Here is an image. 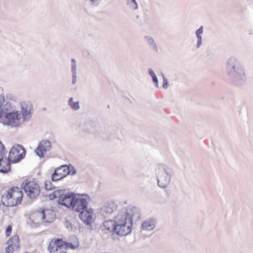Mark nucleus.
Masks as SVG:
<instances>
[{
	"label": "nucleus",
	"mask_w": 253,
	"mask_h": 253,
	"mask_svg": "<svg viewBox=\"0 0 253 253\" xmlns=\"http://www.w3.org/2000/svg\"><path fill=\"white\" fill-rule=\"evenodd\" d=\"M11 231H12L11 226L10 225L6 227V231H5V234L7 237L9 236L10 235V234L11 233Z\"/></svg>",
	"instance_id": "473e14b6"
},
{
	"label": "nucleus",
	"mask_w": 253,
	"mask_h": 253,
	"mask_svg": "<svg viewBox=\"0 0 253 253\" xmlns=\"http://www.w3.org/2000/svg\"><path fill=\"white\" fill-rule=\"evenodd\" d=\"M136 18H139V16H138V15H137V16H136Z\"/></svg>",
	"instance_id": "ea45409f"
},
{
	"label": "nucleus",
	"mask_w": 253,
	"mask_h": 253,
	"mask_svg": "<svg viewBox=\"0 0 253 253\" xmlns=\"http://www.w3.org/2000/svg\"><path fill=\"white\" fill-rule=\"evenodd\" d=\"M54 193L55 194L56 198H58V201L61 199V197L63 196L62 195H64L66 192L64 190H57L54 191Z\"/></svg>",
	"instance_id": "c756f323"
},
{
	"label": "nucleus",
	"mask_w": 253,
	"mask_h": 253,
	"mask_svg": "<svg viewBox=\"0 0 253 253\" xmlns=\"http://www.w3.org/2000/svg\"><path fill=\"white\" fill-rule=\"evenodd\" d=\"M67 165H62L54 170L51 175V180L53 182L59 180L67 176L66 170Z\"/></svg>",
	"instance_id": "dca6fc26"
},
{
	"label": "nucleus",
	"mask_w": 253,
	"mask_h": 253,
	"mask_svg": "<svg viewBox=\"0 0 253 253\" xmlns=\"http://www.w3.org/2000/svg\"><path fill=\"white\" fill-rule=\"evenodd\" d=\"M101 0H89V1L91 2V4L97 6L99 4V1Z\"/></svg>",
	"instance_id": "c9c22d12"
},
{
	"label": "nucleus",
	"mask_w": 253,
	"mask_h": 253,
	"mask_svg": "<svg viewBox=\"0 0 253 253\" xmlns=\"http://www.w3.org/2000/svg\"><path fill=\"white\" fill-rule=\"evenodd\" d=\"M127 3L132 9L136 10L138 8L137 3L135 0H127Z\"/></svg>",
	"instance_id": "bb28decb"
},
{
	"label": "nucleus",
	"mask_w": 253,
	"mask_h": 253,
	"mask_svg": "<svg viewBox=\"0 0 253 253\" xmlns=\"http://www.w3.org/2000/svg\"><path fill=\"white\" fill-rule=\"evenodd\" d=\"M156 220L155 218H152L144 221L141 225V228L144 230H153L156 226Z\"/></svg>",
	"instance_id": "6ab92c4d"
},
{
	"label": "nucleus",
	"mask_w": 253,
	"mask_h": 253,
	"mask_svg": "<svg viewBox=\"0 0 253 253\" xmlns=\"http://www.w3.org/2000/svg\"><path fill=\"white\" fill-rule=\"evenodd\" d=\"M54 245L56 246V248L61 249L64 245V243L61 239H56L54 243Z\"/></svg>",
	"instance_id": "7c9ffc66"
},
{
	"label": "nucleus",
	"mask_w": 253,
	"mask_h": 253,
	"mask_svg": "<svg viewBox=\"0 0 253 253\" xmlns=\"http://www.w3.org/2000/svg\"><path fill=\"white\" fill-rule=\"evenodd\" d=\"M71 72L72 73V83L75 84L77 82V64L75 59L72 58L71 60Z\"/></svg>",
	"instance_id": "4be33fe9"
},
{
	"label": "nucleus",
	"mask_w": 253,
	"mask_h": 253,
	"mask_svg": "<svg viewBox=\"0 0 253 253\" xmlns=\"http://www.w3.org/2000/svg\"><path fill=\"white\" fill-rule=\"evenodd\" d=\"M117 206L116 203L111 200L104 202L100 210L101 215L105 219L111 217L116 211Z\"/></svg>",
	"instance_id": "9d476101"
},
{
	"label": "nucleus",
	"mask_w": 253,
	"mask_h": 253,
	"mask_svg": "<svg viewBox=\"0 0 253 253\" xmlns=\"http://www.w3.org/2000/svg\"><path fill=\"white\" fill-rule=\"evenodd\" d=\"M79 217L87 225L90 224L92 219V212L91 209L84 210L79 212Z\"/></svg>",
	"instance_id": "a211bd4d"
},
{
	"label": "nucleus",
	"mask_w": 253,
	"mask_h": 253,
	"mask_svg": "<svg viewBox=\"0 0 253 253\" xmlns=\"http://www.w3.org/2000/svg\"><path fill=\"white\" fill-rule=\"evenodd\" d=\"M4 157V152L0 151V160L3 159Z\"/></svg>",
	"instance_id": "58836bf2"
},
{
	"label": "nucleus",
	"mask_w": 253,
	"mask_h": 253,
	"mask_svg": "<svg viewBox=\"0 0 253 253\" xmlns=\"http://www.w3.org/2000/svg\"><path fill=\"white\" fill-rule=\"evenodd\" d=\"M76 169L75 168L72 166H67V169L66 170L67 175L69 174L74 175L76 173Z\"/></svg>",
	"instance_id": "cd10ccee"
},
{
	"label": "nucleus",
	"mask_w": 253,
	"mask_h": 253,
	"mask_svg": "<svg viewBox=\"0 0 253 253\" xmlns=\"http://www.w3.org/2000/svg\"><path fill=\"white\" fill-rule=\"evenodd\" d=\"M23 193L17 187H13L8 190L7 193L1 197L2 204L6 207H13L21 203Z\"/></svg>",
	"instance_id": "20e7f679"
},
{
	"label": "nucleus",
	"mask_w": 253,
	"mask_h": 253,
	"mask_svg": "<svg viewBox=\"0 0 253 253\" xmlns=\"http://www.w3.org/2000/svg\"><path fill=\"white\" fill-rule=\"evenodd\" d=\"M40 216L42 217L43 222L51 223L55 218L54 211L50 209H44L40 213Z\"/></svg>",
	"instance_id": "f3484780"
},
{
	"label": "nucleus",
	"mask_w": 253,
	"mask_h": 253,
	"mask_svg": "<svg viewBox=\"0 0 253 253\" xmlns=\"http://www.w3.org/2000/svg\"><path fill=\"white\" fill-rule=\"evenodd\" d=\"M11 103L7 101L3 100L2 102L0 103V117L4 115L5 113L12 112L11 111Z\"/></svg>",
	"instance_id": "412c9836"
},
{
	"label": "nucleus",
	"mask_w": 253,
	"mask_h": 253,
	"mask_svg": "<svg viewBox=\"0 0 253 253\" xmlns=\"http://www.w3.org/2000/svg\"><path fill=\"white\" fill-rule=\"evenodd\" d=\"M203 31H204L203 26H200V27L196 31L195 34H196V37L197 38L196 47L197 48H199L202 44V35L203 33Z\"/></svg>",
	"instance_id": "b1692460"
},
{
	"label": "nucleus",
	"mask_w": 253,
	"mask_h": 253,
	"mask_svg": "<svg viewBox=\"0 0 253 253\" xmlns=\"http://www.w3.org/2000/svg\"><path fill=\"white\" fill-rule=\"evenodd\" d=\"M8 246L5 248L6 253H13L20 248L19 239L17 235H15L7 241Z\"/></svg>",
	"instance_id": "4468645a"
},
{
	"label": "nucleus",
	"mask_w": 253,
	"mask_h": 253,
	"mask_svg": "<svg viewBox=\"0 0 253 253\" xmlns=\"http://www.w3.org/2000/svg\"><path fill=\"white\" fill-rule=\"evenodd\" d=\"M65 225L68 229H69L71 227V224L68 222L67 221L65 223Z\"/></svg>",
	"instance_id": "e433bc0d"
},
{
	"label": "nucleus",
	"mask_w": 253,
	"mask_h": 253,
	"mask_svg": "<svg viewBox=\"0 0 253 253\" xmlns=\"http://www.w3.org/2000/svg\"><path fill=\"white\" fill-rule=\"evenodd\" d=\"M51 149V143L47 139H43L40 141L38 147L35 149V152L40 158L44 157L47 152Z\"/></svg>",
	"instance_id": "f8f14e48"
},
{
	"label": "nucleus",
	"mask_w": 253,
	"mask_h": 253,
	"mask_svg": "<svg viewBox=\"0 0 253 253\" xmlns=\"http://www.w3.org/2000/svg\"><path fill=\"white\" fill-rule=\"evenodd\" d=\"M49 198L50 200H51L57 198L56 197L55 194L54 193V191L53 193H52L49 195Z\"/></svg>",
	"instance_id": "f704fd0d"
},
{
	"label": "nucleus",
	"mask_w": 253,
	"mask_h": 253,
	"mask_svg": "<svg viewBox=\"0 0 253 253\" xmlns=\"http://www.w3.org/2000/svg\"><path fill=\"white\" fill-rule=\"evenodd\" d=\"M20 114L17 111H12L0 117V122L4 125L12 127L19 126L20 124Z\"/></svg>",
	"instance_id": "0eeeda50"
},
{
	"label": "nucleus",
	"mask_w": 253,
	"mask_h": 253,
	"mask_svg": "<svg viewBox=\"0 0 253 253\" xmlns=\"http://www.w3.org/2000/svg\"><path fill=\"white\" fill-rule=\"evenodd\" d=\"M163 78V87L165 89H167L169 87V83L168 79L165 77L164 74H162Z\"/></svg>",
	"instance_id": "2f4dec72"
},
{
	"label": "nucleus",
	"mask_w": 253,
	"mask_h": 253,
	"mask_svg": "<svg viewBox=\"0 0 253 253\" xmlns=\"http://www.w3.org/2000/svg\"><path fill=\"white\" fill-rule=\"evenodd\" d=\"M144 40L147 42V44L152 50L156 52H158V47L157 44L152 37L149 36H145L144 37Z\"/></svg>",
	"instance_id": "5701e85b"
},
{
	"label": "nucleus",
	"mask_w": 253,
	"mask_h": 253,
	"mask_svg": "<svg viewBox=\"0 0 253 253\" xmlns=\"http://www.w3.org/2000/svg\"><path fill=\"white\" fill-rule=\"evenodd\" d=\"M80 128L83 130L89 133L94 134L97 137H101L103 139H107L108 136L104 134L98 124L93 121H87L80 125Z\"/></svg>",
	"instance_id": "423d86ee"
},
{
	"label": "nucleus",
	"mask_w": 253,
	"mask_h": 253,
	"mask_svg": "<svg viewBox=\"0 0 253 253\" xmlns=\"http://www.w3.org/2000/svg\"><path fill=\"white\" fill-rule=\"evenodd\" d=\"M25 153L26 151L22 145L18 144L16 146H13L11 148L8 158L11 159L13 157L12 163H17L25 157Z\"/></svg>",
	"instance_id": "9b49d317"
},
{
	"label": "nucleus",
	"mask_w": 253,
	"mask_h": 253,
	"mask_svg": "<svg viewBox=\"0 0 253 253\" xmlns=\"http://www.w3.org/2000/svg\"><path fill=\"white\" fill-rule=\"evenodd\" d=\"M61 197V199L58 201L59 205L64 206L68 208H72L74 200L76 198V195L74 192H70L65 193Z\"/></svg>",
	"instance_id": "ddd939ff"
},
{
	"label": "nucleus",
	"mask_w": 253,
	"mask_h": 253,
	"mask_svg": "<svg viewBox=\"0 0 253 253\" xmlns=\"http://www.w3.org/2000/svg\"><path fill=\"white\" fill-rule=\"evenodd\" d=\"M4 147L2 143V142L0 141V151L4 152Z\"/></svg>",
	"instance_id": "4c0bfd02"
},
{
	"label": "nucleus",
	"mask_w": 253,
	"mask_h": 253,
	"mask_svg": "<svg viewBox=\"0 0 253 253\" xmlns=\"http://www.w3.org/2000/svg\"><path fill=\"white\" fill-rule=\"evenodd\" d=\"M148 73L150 75V76L152 77L153 82L155 84L156 87H158L159 86L158 79L155 73L151 69H149Z\"/></svg>",
	"instance_id": "a878e982"
},
{
	"label": "nucleus",
	"mask_w": 253,
	"mask_h": 253,
	"mask_svg": "<svg viewBox=\"0 0 253 253\" xmlns=\"http://www.w3.org/2000/svg\"><path fill=\"white\" fill-rule=\"evenodd\" d=\"M119 214L124 219H122L125 222V225L128 227L129 223L130 225L129 227L130 233L131 232L133 220L136 221L140 219L141 214L139 209L132 207L127 210H123L119 212Z\"/></svg>",
	"instance_id": "39448f33"
},
{
	"label": "nucleus",
	"mask_w": 253,
	"mask_h": 253,
	"mask_svg": "<svg viewBox=\"0 0 253 253\" xmlns=\"http://www.w3.org/2000/svg\"><path fill=\"white\" fill-rule=\"evenodd\" d=\"M68 105L74 110H78L80 109V104L79 101L74 102L73 98L71 97L68 100Z\"/></svg>",
	"instance_id": "393cba45"
},
{
	"label": "nucleus",
	"mask_w": 253,
	"mask_h": 253,
	"mask_svg": "<svg viewBox=\"0 0 253 253\" xmlns=\"http://www.w3.org/2000/svg\"><path fill=\"white\" fill-rule=\"evenodd\" d=\"M226 71L229 78L234 85L240 86L245 84L247 76L245 68L236 58L231 57L227 60Z\"/></svg>",
	"instance_id": "f03ea898"
},
{
	"label": "nucleus",
	"mask_w": 253,
	"mask_h": 253,
	"mask_svg": "<svg viewBox=\"0 0 253 253\" xmlns=\"http://www.w3.org/2000/svg\"><path fill=\"white\" fill-rule=\"evenodd\" d=\"M21 107L23 121H29L32 117V104L30 102H22L21 103Z\"/></svg>",
	"instance_id": "2eb2a0df"
},
{
	"label": "nucleus",
	"mask_w": 253,
	"mask_h": 253,
	"mask_svg": "<svg viewBox=\"0 0 253 253\" xmlns=\"http://www.w3.org/2000/svg\"><path fill=\"white\" fill-rule=\"evenodd\" d=\"M66 246H67V247L69 248L72 249H73V250H74L76 248V246H75L72 243H67Z\"/></svg>",
	"instance_id": "72a5a7b5"
},
{
	"label": "nucleus",
	"mask_w": 253,
	"mask_h": 253,
	"mask_svg": "<svg viewBox=\"0 0 253 253\" xmlns=\"http://www.w3.org/2000/svg\"><path fill=\"white\" fill-rule=\"evenodd\" d=\"M122 219H124L123 217H122L119 213L115 216L114 220L106 219L99 230L100 234L104 238H108L109 234L111 233H116L121 236L129 234L130 233L129 227L130 224L127 227Z\"/></svg>",
	"instance_id": "f257e3e1"
},
{
	"label": "nucleus",
	"mask_w": 253,
	"mask_h": 253,
	"mask_svg": "<svg viewBox=\"0 0 253 253\" xmlns=\"http://www.w3.org/2000/svg\"><path fill=\"white\" fill-rule=\"evenodd\" d=\"M22 186L27 196L31 199L36 198L40 193V186L35 181L26 180Z\"/></svg>",
	"instance_id": "6e6552de"
},
{
	"label": "nucleus",
	"mask_w": 253,
	"mask_h": 253,
	"mask_svg": "<svg viewBox=\"0 0 253 253\" xmlns=\"http://www.w3.org/2000/svg\"><path fill=\"white\" fill-rule=\"evenodd\" d=\"M10 163H12V160L10 158H7V162L3 159L0 160V172L7 173L10 169Z\"/></svg>",
	"instance_id": "aec40b11"
},
{
	"label": "nucleus",
	"mask_w": 253,
	"mask_h": 253,
	"mask_svg": "<svg viewBox=\"0 0 253 253\" xmlns=\"http://www.w3.org/2000/svg\"><path fill=\"white\" fill-rule=\"evenodd\" d=\"M44 185L46 190H51L54 188V186L49 180L45 181Z\"/></svg>",
	"instance_id": "c85d7f7f"
},
{
	"label": "nucleus",
	"mask_w": 253,
	"mask_h": 253,
	"mask_svg": "<svg viewBox=\"0 0 253 253\" xmlns=\"http://www.w3.org/2000/svg\"><path fill=\"white\" fill-rule=\"evenodd\" d=\"M172 174L171 169L164 164H158L155 167V175L157 178L158 185L165 188L169 184Z\"/></svg>",
	"instance_id": "7ed1b4c3"
},
{
	"label": "nucleus",
	"mask_w": 253,
	"mask_h": 253,
	"mask_svg": "<svg viewBox=\"0 0 253 253\" xmlns=\"http://www.w3.org/2000/svg\"><path fill=\"white\" fill-rule=\"evenodd\" d=\"M89 199V197L87 195L83 194L80 195L78 194L74 201L71 209L78 212L87 210L88 206L87 200Z\"/></svg>",
	"instance_id": "1a4fd4ad"
}]
</instances>
